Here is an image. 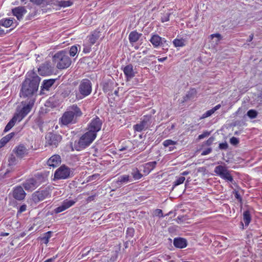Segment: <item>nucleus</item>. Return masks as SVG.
Wrapping results in <instances>:
<instances>
[{
	"instance_id": "f257e3e1",
	"label": "nucleus",
	"mask_w": 262,
	"mask_h": 262,
	"mask_svg": "<svg viewBox=\"0 0 262 262\" xmlns=\"http://www.w3.org/2000/svg\"><path fill=\"white\" fill-rule=\"evenodd\" d=\"M40 81L39 77L33 71L27 73V78L23 82L20 92L21 97L28 98V100L32 98L35 101L36 93Z\"/></svg>"
},
{
	"instance_id": "f03ea898",
	"label": "nucleus",
	"mask_w": 262,
	"mask_h": 262,
	"mask_svg": "<svg viewBox=\"0 0 262 262\" xmlns=\"http://www.w3.org/2000/svg\"><path fill=\"white\" fill-rule=\"evenodd\" d=\"M82 115V111L77 104L70 105L59 119V124L60 125L67 126L76 123L78 118L81 117Z\"/></svg>"
},
{
	"instance_id": "7ed1b4c3",
	"label": "nucleus",
	"mask_w": 262,
	"mask_h": 262,
	"mask_svg": "<svg viewBox=\"0 0 262 262\" xmlns=\"http://www.w3.org/2000/svg\"><path fill=\"white\" fill-rule=\"evenodd\" d=\"M53 61L58 69H65L70 66L72 63L71 59L68 55L66 50L59 51L53 56Z\"/></svg>"
},
{
	"instance_id": "20e7f679",
	"label": "nucleus",
	"mask_w": 262,
	"mask_h": 262,
	"mask_svg": "<svg viewBox=\"0 0 262 262\" xmlns=\"http://www.w3.org/2000/svg\"><path fill=\"white\" fill-rule=\"evenodd\" d=\"M92 85L91 81L88 79H83L78 86V91L76 92V99L79 100L87 97L91 93Z\"/></svg>"
},
{
	"instance_id": "39448f33",
	"label": "nucleus",
	"mask_w": 262,
	"mask_h": 262,
	"mask_svg": "<svg viewBox=\"0 0 262 262\" xmlns=\"http://www.w3.org/2000/svg\"><path fill=\"white\" fill-rule=\"evenodd\" d=\"M46 177L41 173H37L34 178L27 180L23 186L27 191H32L46 181Z\"/></svg>"
},
{
	"instance_id": "423d86ee",
	"label": "nucleus",
	"mask_w": 262,
	"mask_h": 262,
	"mask_svg": "<svg viewBox=\"0 0 262 262\" xmlns=\"http://www.w3.org/2000/svg\"><path fill=\"white\" fill-rule=\"evenodd\" d=\"M96 136L94 134L87 132L84 134L79 139L76 147L77 150H80L89 146L96 139Z\"/></svg>"
},
{
	"instance_id": "0eeeda50",
	"label": "nucleus",
	"mask_w": 262,
	"mask_h": 262,
	"mask_svg": "<svg viewBox=\"0 0 262 262\" xmlns=\"http://www.w3.org/2000/svg\"><path fill=\"white\" fill-rule=\"evenodd\" d=\"M45 139L46 146L56 148L61 142L62 137L60 135L50 132L46 135Z\"/></svg>"
},
{
	"instance_id": "6e6552de",
	"label": "nucleus",
	"mask_w": 262,
	"mask_h": 262,
	"mask_svg": "<svg viewBox=\"0 0 262 262\" xmlns=\"http://www.w3.org/2000/svg\"><path fill=\"white\" fill-rule=\"evenodd\" d=\"M102 121L97 116L93 118L89 123L87 130L97 137V133L101 130Z\"/></svg>"
},
{
	"instance_id": "1a4fd4ad",
	"label": "nucleus",
	"mask_w": 262,
	"mask_h": 262,
	"mask_svg": "<svg viewBox=\"0 0 262 262\" xmlns=\"http://www.w3.org/2000/svg\"><path fill=\"white\" fill-rule=\"evenodd\" d=\"M71 169L65 165H61L54 173V178L57 180L67 179L72 175Z\"/></svg>"
},
{
	"instance_id": "9d476101",
	"label": "nucleus",
	"mask_w": 262,
	"mask_h": 262,
	"mask_svg": "<svg viewBox=\"0 0 262 262\" xmlns=\"http://www.w3.org/2000/svg\"><path fill=\"white\" fill-rule=\"evenodd\" d=\"M151 122V116H144L139 123L133 126V128L135 132H141L147 129Z\"/></svg>"
},
{
	"instance_id": "9b49d317",
	"label": "nucleus",
	"mask_w": 262,
	"mask_h": 262,
	"mask_svg": "<svg viewBox=\"0 0 262 262\" xmlns=\"http://www.w3.org/2000/svg\"><path fill=\"white\" fill-rule=\"evenodd\" d=\"M51 192L49 188H46L37 191L33 193L32 200L35 203H38L50 196Z\"/></svg>"
},
{
	"instance_id": "f8f14e48",
	"label": "nucleus",
	"mask_w": 262,
	"mask_h": 262,
	"mask_svg": "<svg viewBox=\"0 0 262 262\" xmlns=\"http://www.w3.org/2000/svg\"><path fill=\"white\" fill-rule=\"evenodd\" d=\"M77 201V199L73 200L66 199L62 202L60 206L56 208L54 210V211L55 213L61 212L73 206L76 203Z\"/></svg>"
},
{
	"instance_id": "ddd939ff",
	"label": "nucleus",
	"mask_w": 262,
	"mask_h": 262,
	"mask_svg": "<svg viewBox=\"0 0 262 262\" xmlns=\"http://www.w3.org/2000/svg\"><path fill=\"white\" fill-rule=\"evenodd\" d=\"M18 162L17 159L12 154L10 155L8 159V167L4 174V177H7V175L14 171V166L17 164Z\"/></svg>"
},
{
	"instance_id": "4468645a",
	"label": "nucleus",
	"mask_w": 262,
	"mask_h": 262,
	"mask_svg": "<svg viewBox=\"0 0 262 262\" xmlns=\"http://www.w3.org/2000/svg\"><path fill=\"white\" fill-rule=\"evenodd\" d=\"M35 101L32 98V99H30L29 100H27L25 101H23L21 104L23 105V108L19 111L25 116H26L31 111L32 108L33 106L34 105Z\"/></svg>"
},
{
	"instance_id": "2eb2a0df",
	"label": "nucleus",
	"mask_w": 262,
	"mask_h": 262,
	"mask_svg": "<svg viewBox=\"0 0 262 262\" xmlns=\"http://www.w3.org/2000/svg\"><path fill=\"white\" fill-rule=\"evenodd\" d=\"M149 41L155 48H157L163 46L166 42V40L157 34H153L151 35Z\"/></svg>"
},
{
	"instance_id": "dca6fc26",
	"label": "nucleus",
	"mask_w": 262,
	"mask_h": 262,
	"mask_svg": "<svg viewBox=\"0 0 262 262\" xmlns=\"http://www.w3.org/2000/svg\"><path fill=\"white\" fill-rule=\"evenodd\" d=\"M26 195V193L21 186H17L14 188L13 196L16 200H23L25 199Z\"/></svg>"
},
{
	"instance_id": "f3484780",
	"label": "nucleus",
	"mask_w": 262,
	"mask_h": 262,
	"mask_svg": "<svg viewBox=\"0 0 262 262\" xmlns=\"http://www.w3.org/2000/svg\"><path fill=\"white\" fill-rule=\"evenodd\" d=\"M13 151L16 154L17 157L20 159H22L28 154V150L22 144L16 146Z\"/></svg>"
},
{
	"instance_id": "a211bd4d",
	"label": "nucleus",
	"mask_w": 262,
	"mask_h": 262,
	"mask_svg": "<svg viewBox=\"0 0 262 262\" xmlns=\"http://www.w3.org/2000/svg\"><path fill=\"white\" fill-rule=\"evenodd\" d=\"M12 12L13 15L20 20L23 19L24 15L26 14L27 11L25 7L19 6L13 9Z\"/></svg>"
},
{
	"instance_id": "6ab92c4d",
	"label": "nucleus",
	"mask_w": 262,
	"mask_h": 262,
	"mask_svg": "<svg viewBox=\"0 0 262 262\" xmlns=\"http://www.w3.org/2000/svg\"><path fill=\"white\" fill-rule=\"evenodd\" d=\"M123 73L127 80L132 79L135 76V72L132 64H129L123 68Z\"/></svg>"
},
{
	"instance_id": "aec40b11",
	"label": "nucleus",
	"mask_w": 262,
	"mask_h": 262,
	"mask_svg": "<svg viewBox=\"0 0 262 262\" xmlns=\"http://www.w3.org/2000/svg\"><path fill=\"white\" fill-rule=\"evenodd\" d=\"M61 157L58 155H54L49 159L47 164L51 167H56L61 163Z\"/></svg>"
},
{
	"instance_id": "412c9836",
	"label": "nucleus",
	"mask_w": 262,
	"mask_h": 262,
	"mask_svg": "<svg viewBox=\"0 0 262 262\" xmlns=\"http://www.w3.org/2000/svg\"><path fill=\"white\" fill-rule=\"evenodd\" d=\"M133 179L129 175L123 174L119 176L117 180L115 182V184L117 186L120 187L122 185L132 182Z\"/></svg>"
},
{
	"instance_id": "4be33fe9",
	"label": "nucleus",
	"mask_w": 262,
	"mask_h": 262,
	"mask_svg": "<svg viewBox=\"0 0 262 262\" xmlns=\"http://www.w3.org/2000/svg\"><path fill=\"white\" fill-rule=\"evenodd\" d=\"M174 246L178 248H184L187 246V241L183 238H175L173 240Z\"/></svg>"
},
{
	"instance_id": "5701e85b",
	"label": "nucleus",
	"mask_w": 262,
	"mask_h": 262,
	"mask_svg": "<svg viewBox=\"0 0 262 262\" xmlns=\"http://www.w3.org/2000/svg\"><path fill=\"white\" fill-rule=\"evenodd\" d=\"M156 165V161L150 162L144 164L143 165V172L146 174L149 173V172L155 168Z\"/></svg>"
},
{
	"instance_id": "b1692460",
	"label": "nucleus",
	"mask_w": 262,
	"mask_h": 262,
	"mask_svg": "<svg viewBox=\"0 0 262 262\" xmlns=\"http://www.w3.org/2000/svg\"><path fill=\"white\" fill-rule=\"evenodd\" d=\"M38 71L40 75L46 76L49 75L51 72L49 64H42L38 68Z\"/></svg>"
},
{
	"instance_id": "393cba45",
	"label": "nucleus",
	"mask_w": 262,
	"mask_h": 262,
	"mask_svg": "<svg viewBox=\"0 0 262 262\" xmlns=\"http://www.w3.org/2000/svg\"><path fill=\"white\" fill-rule=\"evenodd\" d=\"M142 34L138 33L137 31H132L129 34L128 39L129 42L132 43L137 42L141 36Z\"/></svg>"
},
{
	"instance_id": "a878e982",
	"label": "nucleus",
	"mask_w": 262,
	"mask_h": 262,
	"mask_svg": "<svg viewBox=\"0 0 262 262\" xmlns=\"http://www.w3.org/2000/svg\"><path fill=\"white\" fill-rule=\"evenodd\" d=\"M14 136V133H11L0 140V148L4 147Z\"/></svg>"
},
{
	"instance_id": "bb28decb",
	"label": "nucleus",
	"mask_w": 262,
	"mask_h": 262,
	"mask_svg": "<svg viewBox=\"0 0 262 262\" xmlns=\"http://www.w3.org/2000/svg\"><path fill=\"white\" fill-rule=\"evenodd\" d=\"M100 32L95 31L91 35L88 37V41L94 45L100 37Z\"/></svg>"
},
{
	"instance_id": "cd10ccee",
	"label": "nucleus",
	"mask_w": 262,
	"mask_h": 262,
	"mask_svg": "<svg viewBox=\"0 0 262 262\" xmlns=\"http://www.w3.org/2000/svg\"><path fill=\"white\" fill-rule=\"evenodd\" d=\"M132 143L130 141H127L123 145L119 147V150L120 151H126L127 152L132 150Z\"/></svg>"
},
{
	"instance_id": "c85d7f7f",
	"label": "nucleus",
	"mask_w": 262,
	"mask_h": 262,
	"mask_svg": "<svg viewBox=\"0 0 262 262\" xmlns=\"http://www.w3.org/2000/svg\"><path fill=\"white\" fill-rule=\"evenodd\" d=\"M53 4L60 8H66L71 6L73 3L70 1H55Z\"/></svg>"
},
{
	"instance_id": "c756f323",
	"label": "nucleus",
	"mask_w": 262,
	"mask_h": 262,
	"mask_svg": "<svg viewBox=\"0 0 262 262\" xmlns=\"http://www.w3.org/2000/svg\"><path fill=\"white\" fill-rule=\"evenodd\" d=\"M55 79H53L45 80L43 81V84L41 86L42 89L49 90V89L53 85Z\"/></svg>"
},
{
	"instance_id": "7c9ffc66",
	"label": "nucleus",
	"mask_w": 262,
	"mask_h": 262,
	"mask_svg": "<svg viewBox=\"0 0 262 262\" xmlns=\"http://www.w3.org/2000/svg\"><path fill=\"white\" fill-rule=\"evenodd\" d=\"M131 175L133 177V180H139L143 177L142 174L139 171L137 168H135L132 169Z\"/></svg>"
},
{
	"instance_id": "2f4dec72",
	"label": "nucleus",
	"mask_w": 262,
	"mask_h": 262,
	"mask_svg": "<svg viewBox=\"0 0 262 262\" xmlns=\"http://www.w3.org/2000/svg\"><path fill=\"white\" fill-rule=\"evenodd\" d=\"M176 144V141H174L170 139L166 140L163 142V145L164 147L169 146V151H172L175 149V147L173 146V145Z\"/></svg>"
},
{
	"instance_id": "473e14b6",
	"label": "nucleus",
	"mask_w": 262,
	"mask_h": 262,
	"mask_svg": "<svg viewBox=\"0 0 262 262\" xmlns=\"http://www.w3.org/2000/svg\"><path fill=\"white\" fill-rule=\"evenodd\" d=\"M113 88V83L111 82H106L104 83L103 86V90L105 93H108V95L110 96V92H112Z\"/></svg>"
},
{
	"instance_id": "72a5a7b5",
	"label": "nucleus",
	"mask_w": 262,
	"mask_h": 262,
	"mask_svg": "<svg viewBox=\"0 0 262 262\" xmlns=\"http://www.w3.org/2000/svg\"><path fill=\"white\" fill-rule=\"evenodd\" d=\"M251 220V217L250 211L246 210L243 213V221L246 226H248Z\"/></svg>"
},
{
	"instance_id": "f704fd0d",
	"label": "nucleus",
	"mask_w": 262,
	"mask_h": 262,
	"mask_svg": "<svg viewBox=\"0 0 262 262\" xmlns=\"http://www.w3.org/2000/svg\"><path fill=\"white\" fill-rule=\"evenodd\" d=\"M186 40L183 38H176L173 40V43L176 47H183L185 46Z\"/></svg>"
},
{
	"instance_id": "c9c22d12",
	"label": "nucleus",
	"mask_w": 262,
	"mask_h": 262,
	"mask_svg": "<svg viewBox=\"0 0 262 262\" xmlns=\"http://www.w3.org/2000/svg\"><path fill=\"white\" fill-rule=\"evenodd\" d=\"M222 179L232 183L233 182V179L232 176L230 174L228 169L226 172H224L223 174L220 176Z\"/></svg>"
},
{
	"instance_id": "e433bc0d",
	"label": "nucleus",
	"mask_w": 262,
	"mask_h": 262,
	"mask_svg": "<svg viewBox=\"0 0 262 262\" xmlns=\"http://www.w3.org/2000/svg\"><path fill=\"white\" fill-rule=\"evenodd\" d=\"M227 170V168L226 167L219 165L215 168L214 171L217 176H220L224 172H226Z\"/></svg>"
},
{
	"instance_id": "4c0bfd02",
	"label": "nucleus",
	"mask_w": 262,
	"mask_h": 262,
	"mask_svg": "<svg viewBox=\"0 0 262 262\" xmlns=\"http://www.w3.org/2000/svg\"><path fill=\"white\" fill-rule=\"evenodd\" d=\"M12 24L13 20L11 19L10 18H5L0 20V24L1 26L5 28H8L10 27Z\"/></svg>"
},
{
	"instance_id": "58836bf2",
	"label": "nucleus",
	"mask_w": 262,
	"mask_h": 262,
	"mask_svg": "<svg viewBox=\"0 0 262 262\" xmlns=\"http://www.w3.org/2000/svg\"><path fill=\"white\" fill-rule=\"evenodd\" d=\"M25 116L20 112L15 113L12 118L15 122L21 121Z\"/></svg>"
},
{
	"instance_id": "ea45409f",
	"label": "nucleus",
	"mask_w": 262,
	"mask_h": 262,
	"mask_svg": "<svg viewBox=\"0 0 262 262\" xmlns=\"http://www.w3.org/2000/svg\"><path fill=\"white\" fill-rule=\"evenodd\" d=\"M210 37L213 40V41L215 42V45L219 44L220 40L222 39L221 35L219 33L211 34Z\"/></svg>"
},
{
	"instance_id": "a19ab883",
	"label": "nucleus",
	"mask_w": 262,
	"mask_h": 262,
	"mask_svg": "<svg viewBox=\"0 0 262 262\" xmlns=\"http://www.w3.org/2000/svg\"><path fill=\"white\" fill-rule=\"evenodd\" d=\"M78 47L80 48L79 45H74L71 47L68 54H69L71 56H75L78 52Z\"/></svg>"
},
{
	"instance_id": "79ce46f5",
	"label": "nucleus",
	"mask_w": 262,
	"mask_h": 262,
	"mask_svg": "<svg viewBox=\"0 0 262 262\" xmlns=\"http://www.w3.org/2000/svg\"><path fill=\"white\" fill-rule=\"evenodd\" d=\"M185 178L183 176H180L176 178V180L173 183V187H176L184 183Z\"/></svg>"
},
{
	"instance_id": "37998d69",
	"label": "nucleus",
	"mask_w": 262,
	"mask_h": 262,
	"mask_svg": "<svg viewBox=\"0 0 262 262\" xmlns=\"http://www.w3.org/2000/svg\"><path fill=\"white\" fill-rule=\"evenodd\" d=\"M93 45V44H91V43L88 41L85 42L83 44V52L85 54L90 53L91 51V48Z\"/></svg>"
},
{
	"instance_id": "c03bdc74",
	"label": "nucleus",
	"mask_w": 262,
	"mask_h": 262,
	"mask_svg": "<svg viewBox=\"0 0 262 262\" xmlns=\"http://www.w3.org/2000/svg\"><path fill=\"white\" fill-rule=\"evenodd\" d=\"M51 234L52 232L48 231L45 234L44 236L42 237H41V241L45 244L47 245L49 243V239L51 237Z\"/></svg>"
},
{
	"instance_id": "a18cd8bd",
	"label": "nucleus",
	"mask_w": 262,
	"mask_h": 262,
	"mask_svg": "<svg viewBox=\"0 0 262 262\" xmlns=\"http://www.w3.org/2000/svg\"><path fill=\"white\" fill-rule=\"evenodd\" d=\"M15 123L16 122L11 119L5 126L4 132L6 133L10 130L14 126Z\"/></svg>"
},
{
	"instance_id": "49530a36",
	"label": "nucleus",
	"mask_w": 262,
	"mask_h": 262,
	"mask_svg": "<svg viewBox=\"0 0 262 262\" xmlns=\"http://www.w3.org/2000/svg\"><path fill=\"white\" fill-rule=\"evenodd\" d=\"M247 115L250 118L254 119L257 116L258 113L255 110H250L248 111Z\"/></svg>"
},
{
	"instance_id": "de8ad7c7",
	"label": "nucleus",
	"mask_w": 262,
	"mask_h": 262,
	"mask_svg": "<svg viewBox=\"0 0 262 262\" xmlns=\"http://www.w3.org/2000/svg\"><path fill=\"white\" fill-rule=\"evenodd\" d=\"M135 230L133 228H128L126 230V236L127 237L132 238L134 236Z\"/></svg>"
},
{
	"instance_id": "09e8293b",
	"label": "nucleus",
	"mask_w": 262,
	"mask_h": 262,
	"mask_svg": "<svg viewBox=\"0 0 262 262\" xmlns=\"http://www.w3.org/2000/svg\"><path fill=\"white\" fill-rule=\"evenodd\" d=\"M154 215L159 217H163L164 216L163 214L162 210L160 209H157L154 211Z\"/></svg>"
},
{
	"instance_id": "8fccbe9b",
	"label": "nucleus",
	"mask_w": 262,
	"mask_h": 262,
	"mask_svg": "<svg viewBox=\"0 0 262 262\" xmlns=\"http://www.w3.org/2000/svg\"><path fill=\"white\" fill-rule=\"evenodd\" d=\"M214 113V111L212 108L211 110H209L207 111L205 113H204L203 115V117H202L203 118L208 117L210 116L211 115H212Z\"/></svg>"
},
{
	"instance_id": "3c124183",
	"label": "nucleus",
	"mask_w": 262,
	"mask_h": 262,
	"mask_svg": "<svg viewBox=\"0 0 262 262\" xmlns=\"http://www.w3.org/2000/svg\"><path fill=\"white\" fill-rule=\"evenodd\" d=\"M170 13H166L161 18V20L162 23L167 21L169 20V16Z\"/></svg>"
},
{
	"instance_id": "603ef678",
	"label": "nucleus",
	"mask_w": 262,
	"mask_h": 262,
	"mask_svg": "<svg viewBox=\"0 0 262 262\" xmlns=\"http://www.w3.org/2000/svg\"><path fill=\"white\" fill-rule=\"evenodd\" d=\"M209 135H210L209 132H208L207 131L204 132L203 134H202L199 136L198 139L199 140H201L205 137H208Z\"/></svg>"
},
{
	"instance_id": "864d4df0",
	"label": "nucleus",
	"mask_w": 262,
	"mask_h": 262,
	"mask_svg": "<svg viewBox=\"0 0 262 262\" xmlns=\"http://www.w3.org/2000/svg\"><path fill=\"white\" fill-rule=\"evenodd\" d=\"M230 142L232 145H236L238 143L239 141L237 138L233 137L231 138H230Z\"/></svg>"
},
{
	"instance_id": "5fc2aeb1",
	"label": "nucleus",
	"mask_w": 262,
	"mask_h": 262,
	"mask_svg": "<svg viewBox=\"0 0 262 262\" xmlns=\"http://www.w3.org/2000/svg\"><path fill=\"white\" fill-rule=\"evenodd\" d=\"M212 151V149L211 148H208L205 150H204L201 155L202 156H205V155H208L209 154H210Z\"/></svg>"
},
{
	"instance_id": "6e6d98bb",
	"label": "nucleus",
	"mask_w": 262,
	"mask_h": 262,
	"mask_svg": "<svg viewBox=\"0 0 262 262\" xmlns=\"http://www.w3.org/2000/svg\"><path fill=\"white\" fill-rule=\"evenodd\" d=\"M27 209V206L26 205H21L18 211V213H21L24 211H25Z\"/></svg>"
},
{
	"instance_id": "4d7b16f0",
	"label": "nucleus",
	"mask_w": 262,
	"mask_h": 262,
	"mask_svg": "<svg viewBox=\"0 0 262 262\" xmlns=\"http://www.w3.org/2000/svg\"><path fill=\"white\" fill-rule=\"evenodd\" d=\"M219 148L221 149H226L228 148V144L227 143H222L219 144Z\"/></svg>"
},
{
	"instance_id": "13d9d810",
	"label": "nucleus",
	"mask_w": 262,
	"mask_h": 262,
	"mask_svg": "<svg viewBox=\"0 0 262 262\" xmlns=\"http://www.w3.org/2000/svg\"><path fill=\"white\" fill-rule=\"evenodd\" d=\"M95 196H96V195H92L89 196L86 200V203H88L94 200Z\"/></svg>"
},
{
	"instance_id": "bf43d9fd",
	"label": "nucleus",
	"mask_w": 262,
	"mask_h": 262,
	"mask_svg": "<svg viewBox=\"0 0 262 262\" xmlns=\"http://www.w3.org/2000/svg\"><path fill=\"white\" fill-rule=\"evenodd\" d=\"M214 140V139L213 138H209L206 141V145H211L213 141Z\"/></svg>"
},
{
	"instance_id": "052dcab7",
	"label": "nucleus",
	"mask_w": 262,
	"mask_h": 262,
	"mask_svg": "<svg viewBox=\"0 0 262 262\" xmlns=\"http://www.w3.org/2000/svg\"><path fill=\"white\" fill-rule=\"evenodd\" d=\"M155 56L154 55H150L147 57H145V58H143V61H147L148 60H149V58H155Z\"/></svg>"
},
{
	"instance_id": "680f3d73",
	"label": "nucleus",
	"mask_w": 262,
	"mask_h": 262,
	"mask_svg": "<svg viewBox=\"0 0 262 262\" xmlns=\"http://www.w3.org/2000/svg\"><path fill=\"white\" fill-rule=\"evenodd\" d=\"M44 0H31V1L36 4L39 5L42 3Z\"/></svg>"
},
{
	"instance_id": "e2e57ef3",
	"label": "nucleus",
	"mask_w": 262,
	"mask_h": 262,
	"mask_svg": "<svg viewBox=\"0 0 262 262\" xmlns=\"http://www.w3.org/2000/svg\"><path fill=\"white\" fill-rule=\"evenodd\" d=\"M167 59V56L164 57H162V58H158V60L159 62H163V61L166 60Z\"/></svg>"
},
{
	"instance_id": "0e129e2a",
	"label": "nucleus",
	"mask_w": 262,
	"mask_h": 262,
	"mask_svg": "<svg viewBox=\"0 0 262 262\" xmlns=\"http://www.w3.org/2000/svg\"><path fill=\"white\" fill-rule=\"evenodd\" d=\"M221 107V104H217L216 106H215L214 107H213L212 109L213 110V111L215 112L216 111L219 110Z\"/></svg>"
},
{
	"instance_id": "69168bd1",
	"label": "nucleus",
	"mask_w": 262,
	"mask_h": 262,
	"mask_svg": "<svg viewBox=\"0 0 262 262\" xmlns=\"http://www.w3.org/2000/svg\"><path fill=\"white\" fill-rule=\"evenodd\" d=\"M99 176V174H95L92 176L91 177L92 178V180H96L97 179Z\"/></svg>"
},
{
	"instance_id": "338daca9",
	"label": "nucleus",
	"mask_w": 262,
	"mask_h": 262,
	"mask_svg": "<svg viewBox=\"0 0 262 262\" xmlns=\"http://www.w3.org/2000/svg\"><path fill=\"white\" fill-rule=\"evenodd\" d=\"M54 260H55V258L53 257V258H51L47 259L44 262H54Z\"/></svg>"
},
{
	"instance_id": "774afa93",
	"label": "nucleus",
	"mask_w": 262,
	"mask_h": 262,
	"mask_svg": "<svg viewBox=\"0 0 262 262\" xmlns=\"http://www.w3.org/2000/svg\"><path fill=\"white\" fill-rule=\"evenodd\" d=\"M253 36H254V35H253V34H251V35L249 36V38H248V39L247 40V41H248V42H250V41H251L252 40V39H253Z\"/></svg>"
}]
</instances>
